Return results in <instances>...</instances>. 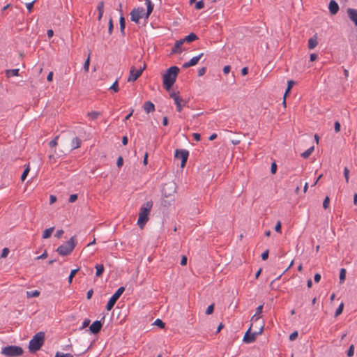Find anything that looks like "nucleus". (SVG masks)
I'll list each match as a JSON object with an SVG mask.
<instances>
[{
  "label": "nucleus",
  "mask_w": 357,
  "mask_h": 357,
  "mask_svg": "<svg viewBox=\"0 0 357 357\" xmlns=\"http://www.w3.org/2000/svg\"><path fill=\"white\" fill-rule=\"evenodd\" d=\"M264 324L263 322L259 323V326L251 324L250 328L243 337V342L250 344L255 341L258 335L262 333Z\"/></svg>",
  "instance_id": "1"
},
{
  "label": "nucleus",
  "mask_w": 357,
  "mask_h": 357,
  "mask_svg": "<svg viewBox=\"0 0 357 357\" xmlns=\"http://www.w3.org/2000/svg\"><path fill=\"white\" fill-rule=\"evenodd\" d=\"M179 68L176 66L170 67L163 75V86L169 91L174 84Z\"/></svg>",
  "instance_id": "2"
},
{
  "label": "nucleus",
  "mask_w": 357,
  "mask_h": 357,
  "mask_svg": "<svg viewBox=\"0 0 357 357\" xmlns=\"http://www.w3.org/2000/svg\"><path fill=\"white\" fill-rule=\"evenodd\" d=\"M152 206L153 203L152 202L149 201L144 203L140 208L139 218L137 220V225L141 229H142L148 222L149 215L152 208Z\"/></svg>",
  "instance_id": "3"
},
{
  "label": "nucleus",
  "mask_w": 357,
  "mask_h": 357,
  "mask_svg": "<svg viewBox=\"0 0 357 357\" xmlns=\"http://www.w3.org/2000/svg\"><path fill=\"white\" fill-rule=\"evenodd\" d=\"M45 341V333L43 332L37 333L29 341V349L31 352H36L41 348Z\"/></svg>",
  "instance_id": "4"
},
{
  "label": "nucleus",
  "mask_w": 357,
  "mask_h": 357,
  "mask_svg": "<svg viewBox=\"0 0 357 357\" xmlns=\"http://www.w3.org/2000/svg\"><path fill=\"white\" fill-rule=\"evenodd\" d=\"M1 354L7 357H17L23 354V349L19 346L10 345L3 347Z\"/></svg>",
  "instance_id": "5"
},
{
  "label": "nucleus",
  "mask_w": 357,
  "mask_h": 357,
  "mask_svg": "<svg viewBox=\"0 0 357 357\" xmlns=\"http://www.w3.org/2000/svg\"><path fill=\"white\" fill-rule=\"evenodd\" d=\"M75 247V237L73 236L70 238L69 241L66 242L64 244L60 245L57 248V252L59 255L62 256L69 255Z\"/></svg>",
  "instance_id": "6"
},
{
  "label": "nucleus",
  "mask_w": 357,
  "mask_h": 357,
  "mask_svg": "<svg viewBox=\"0 0 357 357\" xmlns=\"http://www.w3.org/2000/svg\"><path fill=\"white\" fill-rule=\"evenodd\" d=\"M176 183L173 181H170L163 185L162 193L165 197H169L176 193Z\"/></svg>",
  "instance_id": "7"
},
{
  "label": "nucleus",
  "mask_w": 357,
  "mask_h": 357,
  "mask_svg": "<svg viewBox=\"0 0 357 357\" xmlns=\"http://www.w3.org/2000/svg\"><path fill=\"white\" fill-rule=\"evenodd\" d=\"M124 291L125 288L123 287H121L116 290V291L112 295V296L107 302V304L106 305L107 310L109 311L113 308L116 301L119 298V297L121 296Z\"/></svg>",
  "instance_id": "8"
},
{
  "label": "nucleus",
  "mask_w": 357,
  "mask_h": 357,
  "mask_svg": "<svg viewBox=\"0 0 357 357\" xmlns=\"http://www.w3.org/2000/svg\"><path fill=\"white\" fill-rule=\"evenodd\" d=\"M170 97L174 100V104L176 105V109L178 112H181L183 107L186 105L187 101L183 99L178 93L172 92Z\"/></svg>",
  "instance_id": "9"
},
{
  "label": "nucleus",
  "mask_w": 357,
  "mask_h": 357,
  "mask_svg": "<svg viewBox=\"0 0 357 357\" xmlns=\"http://www.w3.org/2000/svg\"><path fill=\"white\" fill-rule=\"evenodd\" d=\"M146 68V65L144 64L143 67L137 70L134 66H132L130 69V75L128 78V82H135L138 77H139L143 72V70Z\"/></svg>",
  "instance_id": "10"
},
{
  "label": "nucleus",
  "mask_w": 357,
  "mask_h": 357,
  "mask_svg": "<svg viewBox=\"0 0 357 357\" xmlns=\"http://www.w3.org/2000/svg\"><path fill=\"white\" fill-rule=\"evenodd\" d=\"M175 157L181 160V167L183 168L186 164L188 158V151L186 150H176Z\"/></svg>",
  "instance_id": "11"
},
{
  "label": "nucleus",
  "mask_w": 357,
  "mask_h": 357,
  "mask_svg": "<svg viewBox=\"0 0 357 357\" xmlns=\"http://www.w3.org/2000/svg\"><path fill=\"white\" fill-rule=\"evenodd\" d=\"M144 9L143 8H135L133 9L130 13L131 20L138 23L139 20L143 17Z\"/></svg>",
  "instance_id": "12"
},
{
  "label": "nucleus",
  "mask_w": 357,
  "mask_h": 357,
  "mask_svg": "<svg viewBox=\"0 0 357 357\" xmlns=\"http://www.w3.org/2000/svg\"><path fill=\"white\" fill-rule=\"evenodd\" d=\"M262 310H263V305H261L257 307L255 314L252 316V317L251 319V321H252V324L259 326L258 322L259 321V323L261 322V321H260V318H261L260 315L262 312Z\"/></svg>",
  "instance_id": "13"
},
{
  "label": "nucleus",
  "mask_w": 357,
  "mask_h": 357,
  "mask_svg": "<svg viewBox=\"0 0 357 357\" xmlns=\"http://www.w3.org/2000/svg\"><path fill=\"white\" fill-rule=\"evenodd\" d=\"M203 55L204 54L201 53L199 55L192 57L188 62H186L183 65V68H189L195 66Z\"/></svg>",
  "instance_id": "14"
},
{
  "label": "nucleus",
  "mask_w": 357,
  "mask_h": 357,
  "mask_svg": "<svg viewBox=\"0 0 357 357\" xmlns=\"http://www.w3.org/2000/svg\"><path fill=\"white\" fill-rule=\"evenodd\" d=\"M102 326V324L100 322V321H95L90 326L89 329L92 333L96 334L100 331Z\"/></svg>",
  "instance_id": "15"
},
{
  "label": "nucleus",
  "mask_w": 357,
  "mask_h": 357,
  "mask_svg": "<svg viewBox=\"0 0 357 357\" xmlns=\"http://www.w3.org/2000/svg\"><path fill=\"white\" fill-rule=\"evenodd\" d=\"M347 14L349 19L354 23L355 26L357 27V9L348 8Z\"/></svg>",
  "instance_id": "16"
},
{
  "label": "nucleus",
  "mask_w": 357,
  "mask_h": 357,
  "mask_svg": "<svg viewBox=\"0 0 357 357\" xmlns=\"http://www.w3.org/2000/svg\"><path fill=\"white\" fill-rule=\"evenodd\" d=\"M328 9L331 14L334 15L337 14L339 10V6L335 1L331 0L329 3Z\"/></svg>",
  "instance_id": "17"
},
{
  "label": "nucleus",
  "mask_w": 357,
  "mask_h": 357,
  "mask_svg": "<svg viewBox=\"0 0 357 357\" xmlns=\"http://www.w3.org/2000/svg\"><path fill=\"white\" fill-rule=\"evenodd\" d=\"M184 40H179L175 43L174 47L172 51V54L181 53L182 52L181 46L183 44Z\"/></svg>",
  "instance_id": "18"
},
{
  "label": "nucleus",
  "mask_w": 357,
  "mask_h": 357,
  "mask_svg": "<svg viewBox=\"0 0 357 357\" xmlns=\"http://www.w3.org/2000/svg\"><path fill=\"white\" fill-rule=\"evenodd\" d=\"M144 109L146 113L153 112L155 110V105L151 101H147L144 105Z\"/></svg>",
  "instance_id": "19"
},
{
  "label": "nucleus",
  "mask_w": 357,
  "mask_h": 357,
  "mask_svg": "<svg viewBox=\"0 0 357 357\" xmlns=\"http://www.w3.org/2000/svg\"><path fill=\"white\" fill-rule=\"evenodd\" d=\"M318 44L317 36H314L308 40V48L310 50L314 49Z\"/></svg>",
  "instance_id": "20"
},
{
  "label": "nucleus",
  "mask_w": 357,
  "mask_h": 357,
  "mask_svg": "<svg viewBox=\"0 0 357 357\" xmlns=\"http://www.w3.org/2000/svg\"><path fill=\"white\" fill-rule=\"evenodd\" d=\"M81 146V139L78 137H74L71 141L70 149H75Z\"/></svg>",
  "instance_id": "21"
},
{
  "label": "nucleus",
  "mask_w": 357,
  "mask_h": 357,
  "mask_svg": "<svg viewBox=\"0 0 357 357\" xmlns=\"http://www.w3.org/2000/svg\"><path fill=\"white\" fill-rule=\"evenodd\" d=\"M97 8L98 11V20L100 21L102 19L104 13V2L100 1L98 5Z\"/></svg>",
  "instance_id": "22"
},
{
  "label": "nucleus",
  "mask_w": 357,
  "mask_h": 357,
  "mask_svg": "<svg viewBox=\"0 0 357 357\" xmlns=\"http://www.w3.org/2000/svg\"><path fill=\"white\" fill-rule=\"evenodd\" d=\"M197 39V36L194 33H191L189 35L186 36L183 40H184V43H190Z\"/></svg>",
  "instance_id": "23"
},
{
  "label": "nucleus",
  "mask_w": 357,
  "mask_h": 357,
  "mask_svg": "<svg viewBox=\"0 0 357 357\" xmlns=\"http://www.w3.org/2000/svg\"><path fill=\"white\" fill-rule=\"evenodd\" d=\"M100 114H101L100 112L92 111V112H88L86 115L91 120H96V119H98L99 117V116H100Z\"/></svg>",
  "instance_id": "24"
},
{
  "label": "nucleus",
  "mask_w": 357,
  "mask_h": 357,
  "mask_svg": "<svg viewBox=\"0 0 357 357\" xmlns=\"http://www.w3.org/2000/svg\"><path fill=\"white\" fill-rule=\"evenodd\" d=\"M146 4L147 6V13H146V17L149 16V15L152 13L153 9V4L152 3L151 0H145Z\"/></svg>",
  "instance_id": "25"
},
{
  "label": "nucleus",
  "mask_w": 357,
  "mask_h": 357,
  "mask_svg": "<svg viewBox=\"0 0 357 357\" xmlns=\"http://www.w3.org/2000/svg\"><path fill=\"white\" fill-rule=\"evenodd\" d=\"M19 69H11V70H6V75L8 77H9L10 75L13 76H18L19 75Z\"/></svg>",
  "instance_id": "26"
},
{
  "label": "nucleus",
  "mask_w": 357,
  "mask_h": 357,
  "mask_svg": "<svg viewBox=\"0 0 357 357\" xmlns=\"http://www.w3.org/2000/svg\"><path fill=\"white\" fill-rule=\"evenodd\" d=\"M96 275L97 277L101 276V275L102 274V273L104 272V270H105L103 264L96 265Z\"/></svg>",
  "instance_id": "27"
},
{
  "label": "nucleus",
  "mask_w": 357,
  "mask_h": 357,
  "mask_svg": "<svg viewBox=\"0 0 357 357\" xmlns=\"http://www.w3.org/2000/svg\"><path fill=\"white\" fill-rule=\"evenodd\" d=\"M54 229V227H50L48 229H46L43 234V238H48L51 236L53 231Z\"/></svg>",
  "instance_id": "28"
},
{
  "label": "nucleus",
  "mask_w": 357,
  "mask_h": 357,
  "mask_svg": "<svg viewBox=\"0 0 357 357\" xmlns=\"http://www.w3.org/2000/svg\"><path fill=\"white\" fill-rule=\"evenodd\" d=\"M346 269L345 268H341L340 271V283L342 284L344 282V280L346 278Z\"/></svg>",
  "instance_id": "29"
},
{
  "label": "nucleus",
  "mask_w": 357,
  "mask_h": 357,
  "mask_svg": "<svg viewBox=\"0 0 357 357\" xmlns=\"http://www.w3.org/2000/svg\"><path fill=\"white\" fill-rule=\"evenodd\" d=\"M314 149V146H311L307 150H306L305 152H303L301 154V156L303 158H307L312 154V153L313 152Z\"/></svg>",
  "instance_id": "30"
},
{
  "label": "nucleus",
  "mask_w": 357,
  "mask_h": 357,
  "mask_svg": "<svg viewBox=\"0 0 357 357\" xmlns=\"http://www.w3.org/2000/svg\"><path fill=\"white\" fill-rule=\"evenodd\" d=\"M119 24H120L121 31L123 33L125 26H126V23H125V19L122 14L121 15V17L119 19Z\"/></svg>",
  "instance_id": "31"
},
{
  "label": "nucleus",
  "mask_w": 357,
  "mask_h": 357,
  "mask_svg": "<svg viewBox=\"0 0 357 357\" xmlns=\"http://www.w3.org/2000/svg\"><path fill=\"white\" fill-rule=\"evenodd\" d=\"M26 295L28 298L38 297L40 295V292L37 290L27 291Z\"/></svg>",
  "instance_id": "32"
},
{
  "label": "nucleus",
  "mask_w": 357,
  "mask_h": 357,
  "mask_svg": "<svg viewBox=\"0 0 357 357\" xmlns=\"http://www.w3.org/2000/svg\"><path fill=\"white\" fill-rule=\"evenodd\" d=\"M29 171H30L29 165H27L26 167L24 169L22 174L21 176L22 181H24L26 179Z\"/></svg>",
  "instance_id": "33"
},
{
  "label": "nucleus",
  "mask_w": 357,
  "mask_h": 357,
  "mask_svg": "<svg viewBox=\"0 0 357 357\" xmlns=\"http://www.w3.org/2000/svg\"><path fill=\"white\" fill-rule=\"evenodd\" d=\"M90 55H91V54L89 53L86 60L85 61V62L84 63V69L86 73H88L89 72V69Z\"/></svg>",
  "instance_id": "34"
},
{
  "label": "nucleus",
  "mask_w": 357,
  "mask_h": 357,
  "mask_svg": "<svg viewBox=\"0 0 357 357\" xmlns=\"http://www.w3.org/2000/svg\"><path fill=\"white\" fill-rule=\"evenodd\" d=\"M79 269H73L71 271L70 275L68 277V282L69 284L72 283L73 279L76 275V273L78 272Z\"/></svg>",
  "instance_id": "35"
},
{
  "label": "nucleus",
  "mask_w": 357,
  "mask_h": 357,
  "mask_svg": "<svg viewBox=\"0 0 357 357\" xmlns=\"http://www.w3.org/2000/svg\"><path fill=\"white\" fill-rule=\"evenodd\" d=\"M343 309H344V303H341L335 311V316L338 317L339 315H340L343 311Z\"/></svg>",
  "instance_id": "36"
},
{
  "label": "nucleus",
  "mask_w": 357,
  "mask_h": 357,
  "mask_svg": "<svg viewBox=\"0 0 357 357\" xmlns=\"http://www.w3.org/2000/svg\"><path fill=\"white\" fill-rule=\"evenodd\" d=\"M294 84V82L292 80H289L287 82V88L285 93H284L285 96H287V93L290 91V90L293 87Z\"/></svg>",
  "instance_id": "37"
},
{
  "label": "nucleus",
  "mask_w": 357,
  "mask_h": 357,
  "mask_svg": "<svg viewBox=\"0 0 357 357\" xmlns=\"http://www.w3.org/2000/svg\"><path fill=\"white\" fill-rule=\"evenodd\" d=\"M54 357H73V356L69 353L63 354L58 351L56 353Z\"/></svg>",
  "instance_id": "38"
},
{
  "label": "nucleus",
  "mask_w": 357,
  "mask_h": 357,
  "mask_svg": "<svg viewBox=\"0 0 357 357\" xmlns=\"http://www.w3.org/2000/svg\"><path fill=\"white\" fill-rule=\"evenodd\" d=\"M109 89L114 91V92H118L119 91V86H118V80L117 79L110 86Z\"/></svg>",
  "instance_id": "39"
},
{
  "label": "nucleus",
  "mask_w": 357,
  "mask_h": 357,
  "mask_svg": "<svg viewBox=\"0 0 357 357\" xmlns=\"http://www.w3.org/2000/svg\"><path fill=\"white\" fill-rule=\"evenodd\" d=\"M330 206V199L328 197H326L323 202V207L325 209H327Z\"/></svg>",
  "instance_id": "40"
},
{
  "label": "nucleus",
  "mask_w": 357,
  "mask_h": 357,
  "mask_svg": "<svg viewBox=\"0 0 357 357\" xmlns=\"http://www.w3.org/2000/svg\"><path fill=\"white\" fill-rule=\"evenodd\" d=\"M344 176L345 178L346 183H349V170L347 167H344Z\"/></svg>",
  "instance_id": "41"
},
{
  "label": "nucleus",
  "mask_w": 357,
  "mask_h": 357,
  "mask_svg": "<svg viewBox=\"0 0 357 357\" xmlns=\"http://www.w3.org/2000/svg\"><path fill=\"white\" fill-rule=\"evenodd\" d=\"M154 324L159 326L161 328H163L165 327V323L160 319H157L154 321Z\"/></svg>",
  "instance_id": "42"
},
{
  "label": "nucleus",
  "mask_w": 357,
  "mask_h": 357,
  "mask_svg": "<svg viewBox=\"0 0 357 357\" xmlns=\"http://www.w3.org/2000/svg\"><path fill=\"white\" fill-rule=\"evenodd\" d=\"M204 7V3L203 1H197L195 4V8L197 10H201Z\"/></svg>",
  "instance_id": "43"
},
{
  "label": "nucleus",
  "mask_w": 357,
  "mask_h": 357,
  "mask_svg": "<svg viewBox=\"0 0 357 357\" xmlns=\"http://www.w3.org/2000/svg\"><path fill=\"white\" fill-rule=\"evenodd\" d=\"M213 310H214V304H211L207 307L206 314L208 315L211 314L213 312Z\"/></svg>",
  "instance_id": "44"
},
{
  "label": "nucleus",
  "mask_w": 357,
  "mask_h": 357,
  "mask_svg": "<svg viewBox=\"0 0 357 357\" xmlns=\"http://www.w3.org/2000/svg\"><path fill=\"white\" fill-rule=\"evenodd\" d=\"M59 138V136H56L53 140L50 142L49 146L52 148L56 147L57 145V139Z\"/></svg>",
  "instance_id": "45"
},
{
  "label": "nucleus",
  "mask_w": 357,
  "mask_h": 357,
  "mask_svg": "<svg viewBox=\"0 0 357 357\" xmlns=\"http://www.w3.org/2000/svg\"><path fill=\"white\" fill-rule=\"evenodd\" d=\"M354 345L352 344V345H351V346L349 347V350H348V351H347V356H348L349 357H351V356H354Z\"/></svg>",
  "instance_id": "46"
},
{
  "label": "nucleus",
  "mask_w": 357,
  "mask_h": 357,
  "mask_svg": "<svg viewBox=\"0 0 357 357\" xmlns=\"http://www.w3.org/2000/svg\"><path fill=\"white\" fill-rule=\"evenodd\" d=\"M35 0L32 1L31 2H29V3H26V8L28 9V10L29 12H31L32 9H33V4L35 3Z\"/></svg>",
  "instance_id": "47"
},
{
  "label": "nucleus",
  "mask_w": 357,
  "mask_h": 357,
  "mask_svg": "<svg viewBox=\"0 0 357 357\" xmlns=\"http://www.w3.org/2000/svg\"><path fill=\"white\" fill-rule=\"evenodd\" d=\"M298 333L297 331H294L290 335H289V340L291 341H294L295 340L297 337H298Z\"/></svg>",
  "instance_id": "48"
},
{
  "label": "nucleus",
  "mask_w": 357,
  "mask_h": 357,
  "mask_svg": "<svg viewBox=\"0 0 357 357\" xmlns=\"http://www.w3.org/2000/svg\"><path fill=\"white\" fill-rule=\"evenodd\" d=\"M77 199V195L76 194H73L70 196L68 199V202L70 203H73Z\"/></svg>",
  "instance_id": "49"
},
{
  "label": "nucleus",
  "mask_w": 357,
  "mask_h": 357,
  "mask_svg": "<svg viewBox=\"0 0 357 357\" xmlns=\"http://www.w3.org/2000/svg\"><path fill=\"white\" fill-rule=\"evenodd\" d=\"M112 31H113V22H112V19L110 18L109 20V27H108L109 33L112 34Z\"/></svg>",
  "instance_id": "50"
},
{
  "label": "nucleus",
  "mask_w": 357,
  "mask_h": 357,
  "mask_svg": "<svg viewBox=\"0 0 357 357\" xmlns=\"http://www.w3.org/2000/svg\"><path fill=\"white\" fill-rule=\"evenodd\" d=\"M8 254H9V249L7 248H5L2 250L1 257L5 258L8 256Z\"/></svg>",
  "instance_id": "51"
},
{
  "label": "nucleus",
  "mask_w": 357,
  "mask_h": 357,
  "mask_svg": "<svg viewBox=\"0 0 357 357\" xmlns=\"http://www.w3.org/2000/svg\"><path fill=\"white\" fill-rule=\"evenodd\" d=\"M340 123L338 121L335 122L334 128L335 132H339L340 131Z\"/></svg>",
  "instance_id": "52"
},
{
  "label": "nucleus",
  "mask_w": 357,
  "mask_h": 357,
  "mask_svg": "<svg viewBox=\"0 0 357 357\" xmlns=\"http://www.w3.org/2000/svg\"><path fill=\"white\" fill-rule=\"evenodd\" d=\"M275 230L277 232L281 233V222L280 221H278L275 226Z\"/></svg>",
  "instance_id": "53"
},
{
  "label": "nucleus",
  "mask_w": 357,
  "mask_h": 357,
  "mask_svg": "<svg viewBox=\"0 0 357 357\" xmlns=\"http://www.w3.org/2000/svg\"><path fill=\"white\" fill-rule=\"evenodd\" d=\"M268 258V250H266L261 254L262 260H266Z\"/></svg>",
  "instance_id": "54"
},
{
  "label": "nucleus",
  "mask_w": 357,
  "mask_h": 357,
  "mask_svg": "<svg viewBox=\"0 0 357 357\" xmlns=\"http://www.w3.org/2000/svg\"><path fill=\"white\" fill-rule=\"evenodd\" d=\"M206 71V68L205 67H203L202 68H200L199 70H198V75L199 76H202L205 74Z\"/></svg>",
  "instance_id": "55"
},
{
  "label": "nucleus",
  "mask_w": 357,
  "mask_h": 357,
  "mask_svg": "<svg viewBox=\"0 0 357 357\" xmlns=\"http://www.w3.org/2000/svg\"><path fill=\"white\" fill-rule=\"evenodd\" d=\"M188 259L186 256H183L181 260V266H185L187 264Z\"/></svg>",
  "instance_id": "56"
},
{
  "label": "nucleus",
  "mask_w": 357,
  "mask_h": 357,
  "mask_svg": "<svg viewBox=\"0 0 357 357\" xmlns=\"http://www.w3.org/2000/svg\"><path fill=\"white\" fill-rule=\"evenodd\" d=\"M123 164V160L122 158V157H119L117 160V162H116V165L118 166V167H121Z\"/></svg>",
  "instance_id": "57"
},
{
  "label": "nucleus",
  "mask_w": 357,
  "mask_h": 357,
  "mask_svg": "<svg viewBox=\"0 0 357 357\" xmlns=\"http://www.w3.org/2000/svg\"><path fill=\"white\" fill-rule=\"evenodd\" d=\"M47 257V253L46 251H45L41 255L36 257V259H45Z\"/></svg>",
  "instance_id": "58"
},
{
  "label": "nucleus",
  "mask_w": 357,
  "mask_h": 357,
  "mask_svg": "<svg viewBox=\"0 0 357 357\" xmlns=\"http://www.w3.org/2000/svg\"><path fill=\"white\" fill-rule=\"evenodd\" d=\"M321 276L319 273H316L314 277V280L315 282H319L321 280Z\"/></svg>",
  "instance_id": "59"
},
{
  "label": "nucleus",
  "mask_w": 357,
  "mask_h": 357,
  "mask_svg": "<svg viewBox=\"0 0 357 357\" xmlns=\"http://www.w3.org/2000/svg\"><path fill=\"white\" fill-rule=\"evenodd\" d=\"M231 67L229 66H225L223 68V73L225 74H228L230 72Z\"/></svg>",
  "instance_id": "60"
},
{
  "label": "nucleus",
  "mask_w": 357,
  "mask_h": 357,
  "mask_svg": "<svg viewBox=\"0 0 357 357\" xmlns=\"http://www.w3.org/2000/svg\"><path fill=\"white\" fill-rule=\"evenodd\" d=\"M276 169H277V166H276L275 163H273L271 165V173L275 174L276 172Z\"/></svg>",
  "instance_id": "61"
},
{
  "label": "nucleus",
  "mask_w": 357,
  "mask_h": 357,
  "mask_svg": "<svg viewBox=\"0 0 357 357\" xmlns=\"http://www.w3.org/2000/svg\"><path fill=\"white\" fill-rule=\"evenodd\" d=\"M192 136L196 141H199L201 139V135L199 133H193Z\"/></svg>",
  "instance_id": "62"
},
{
  "label": "nucleus",
  "mask_w": 357,
  "mask_h": 357,
  "mask_svg": "<svg viewBox=\"0 0 357 357\" xmlns=\"http://www.w3.org/2000/svg\"><path fill=\"white\" fill-rule=\"evenodd\" d=\"M56 201V197L54 195H50V204H54Z\"/></svg>",
  "instance_id": "63"
},
{
  "label": "nucleus",
  "mask_w": 357,
  "mask_h": 357,
  "mask_svg": "<svg viewBox=\"0 0 357 357\" xmlns=\"http://www.w3.org/2000/svg\"><path fill=\"white\" fill-rule=\"evenodd\" d=\"M248 73V68L247 67H244L241 70V74L245 76Z\"/></svg>",
  "instance_id": "64"
}]
</instances>
